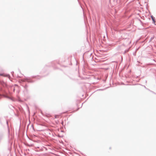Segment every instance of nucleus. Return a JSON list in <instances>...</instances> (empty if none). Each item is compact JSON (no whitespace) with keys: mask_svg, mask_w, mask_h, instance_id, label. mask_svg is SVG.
Listing matches in <instances>:
<instances>
[{"mask_svg":"<svg viewBox=\"0 0 156 156\" xmlns=\"http://www.w3.org/2000/svg\"><path fill=\"white\" fill-rule=\"evenodd\" d=\"M125 52H126V51H125V52H124V53H125Z\"/></svg>","mask_w":156,"mask_h":156,"instance_id":"6e6552de","label":"nucleus"},{"mask_svg":"<svg viewBox=\"0 0 156 156\" xmlns=\"http://www.w3.org/2000/svg\"><path fill=\"white\" fill-rule=\"evenodd\" d=\"M4 76H6V77H9V75H8V74L4 75Z\"/></svg>","mask_w":156,"mask_h":156,"instance_id":"423d86ee","label":"nucleus"},{"mask_svg":"<svg viewBox=\"0 0 156 156\" xmlns=\"http://www.w3.org/2000/svg\"><path fill=\"white\" fill-rule=\"evenodd\" d=\"M122 47V48H123L124 47H125V46L124 45H122V46H119V47H118V49H120V48L121 47Z\"/></svg>","mask_w":156,"mask_h":156,"instance_id":"7ed1b4c3","label":"nucleus"},{"mask_svg":"<svg viewBox=\"0 0 156 156\" xmlns=\"http://www.w3.org/2000/svg\"><path fill=\"white\" fill-rule=\"evenodd\" d=\"M151 18L152 20L153 21V23H155V20L154 18L153 17V16H151Z\"/></svg>","mask_w":156,"mask_h":156,"instance_id":"f257e3e1","label":"nucleus"},{"mask_svg":"<svg viewBox=\"0 0 156 156\" xmlns=\"http://www.w3.org/2000/svg\"><path fill=\"white\" fill-rule=\"evenodd\" d=\"M9 99L11 100L12 101H15L14 99L12 97H10Z\"/></svg>","mask_w":156,"mask_h":156,"instance_id":"20e7f679","label":"nucleus"},{"mask_svg":"<svg viewBox=\"0 0 156 156\" xmlns=\"http://www.w3.org/2000/svg\"><path fill=\"white\" fill-rule=\"evenodd\" d=\"M126 40H127L128 41V44H129L131 43L130 41L129 40V39H126L125 40L126 41Z\"/></svg>","mask_w":156,"mask_h":156,"instance_id":"f03ea898","label":"nucleus"},{"mask_svg":"<svg viewBox=\"0 0 156 156\" xmlns=\"http://www.w3.org/2000/svg\"><path fill=\"white\" fill-rule=\"evenodd\" d=\"M9 99L11 100L12 101H15L14 99L12 97H10Z\"/></svg>","mask_w":156,"mask_h":156,"instance_id":"39448f33","label":"nucleus"},{"mask_svg":"<svg viewBox=\"0 0 156 156\" xmlns=\"http://www.w3.org/2000/svg\"><path fill=\"white\" fill-rule=\"evenodd\" d=\"M1 75H2L3 74H0Z\"/></svg>","mask_w":156,"mask_h":156,"instance_id":"1a4fd4ad","label":"nucleus"},{"mask_svg":"<svg viewBox=\"0 0 156 156\" xmlns=\"http://www.w3.org/2000/svg\"><path fill=\"white\" fill-rule=\"evenodd\" d=\"M5 97H6V98H8V99H9V98H10V97H9V96H5Z\"/></svg>","mask_w":156,"mask_h":156,"instance_id":"0eeeda50","label":"nucleus"}]
</instances>
